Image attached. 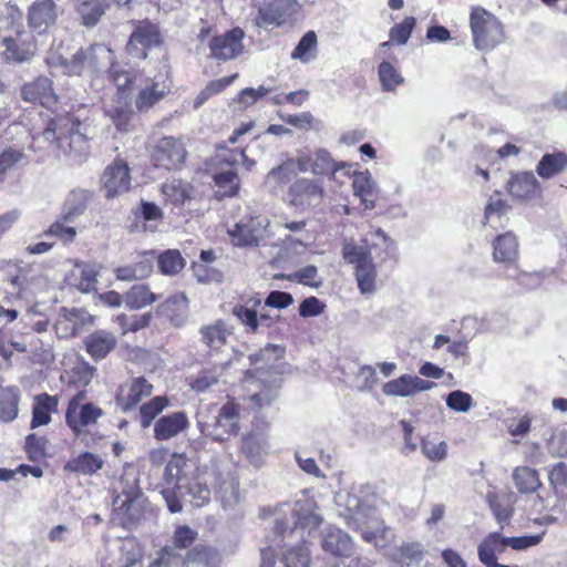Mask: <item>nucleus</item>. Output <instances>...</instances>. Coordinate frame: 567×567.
Wrapping results in <instances>:
<instances>
[{
  "mask_svg": "<svg viewBox=\"0 0 567 567\" xmlns=\"http://www.w3.org/2000/svg\"><path fill=\"white\" fill-rule=\"evenodd\" d=\"M116 93L111 103L105 106V113L120 132H128L133 112L131 110L132 94L137 91L135 104L143 111L161 101L169 91V81L166 72L155 76L133 75L120 73L113 66L110 73Z\"/></svg>",
  "mask_w": 567,
  "mask_h": 567,
  "instance_id": "f257e3e1",
  "label": "nucleus"
},
{
  "mask_svg": "<svg viewBox=\"0 0 567 567\" xmlns=\"http://www.w3.org/2000/svg\"><path fill=\"white\" fill-rule=\"evenodd\" d=\"M286 349L280 344H268L258 353L250 355L254 372L249 370L244 378L243 399L251 410L269 406L277 398V378L288 371L284 360Z\"/></svg>",
  "mask_w": 567,
  "mask_h": 567,
  "instance_id": "f03ea898",
  "label": "nucleus"
},
{
  "mask_svg": "<svg viewBox=\"0 0 567 567\" xmlns=\"http://www.w3.org/2000/svg\"><path fill=\"white\" fill-rule=\"evenodd\" d=\"M375 249H380L385 257L393 256L395 250L393 241L381 229L365 236L360 243L346 240L342 247V257L354 267L358 288L365 296L374 295L378 289V271L372 258Z\"/></svg>",
  "mask_w": 567,
  "mask_h": 567,
  "instance_id": "7ed1b4c3",
  "label": "nucleus"
},
{
  "mask_svg": "<svg viewBox=\"0 0 567 567\" xmlns=\"http://www.w3.org/2000/svg\"><path fill=\"white\" fill-rule=\"evenodd\" d=\"M318 506L312 497L302 495L297 499L293 507L296 526L285 532L280 539L282 545L281 560L286 567H309L311 556L309 547L305 542V532L318 527L321 523V515L317 513Z\"/></svg>",
  "mask_w": 567,
  "mask_h": 567,
  "instance_id": "20e7f679",
  "label": "nucleus"
},
{
  "mask_svg": "<svg viewBox=\"0 0 567 567\" xmlns=\"http://www.w3.org/2000/svg\"><path fill=\"white\" fill-rule=\"evenodd\" d=\"M351 167L352 164L336 162L326 148L300 150L296 158L288 159L272 168L267 174L266 184L270 187L285 184L290 179L295 168H298L301 173H311L316 176L330 175L332 179H336L337 174L342 169H347V174H350Z\"/></svg>",
  "mask_w": 567,
  "mask_h": 567,
  "instance_id": "39448f33",
  "label": "nucleus"
},
{
  "mask_svg": "<svg viewBox=\"0 0 567 567\" xmlns=\"http://www.w3.org/2000/svg\"><path fill=\"white\" fill-rule=\"evenodd\" d=\"M216 484V494L224 507L235 505L239 499L238 482L230 472L202 470L188 485V494L196 506H203L210 499L208 484Z\"/></svg>",
  "mask_w": 567,
  "mask_h": 567,
  "instance_id": "423d86ee",
  "label": "nucleus"
},
{
  "mask_svg": "<svg viewBox=\"0 0 567 567\" xmlns=\"http://www.w3.org/2000/svg\"><path fill=\"white\" fill-rule=\"evenodd\" d=\"M337 503L344 506V512H340V515L346 518L349 527L359 529L365 542L383 546L380 539L385 538L388 530L373 507L364 506L351 493H339Z\"/></svg>",
  "mask_w": 567,
  "mask_h": 567,
  "instance_id": "0eeeda50",
  "label": "nucleus"
},
{
  "mask_svg": "<svg viewBox=\"0 0 567 567\" xmlns=\"http://www.w3.org/2000/svg\"><path fill=\"white\" fill-rule=\"evenodd\" d=\"M473 44L480 51H492L505 39L499 19L484 8H473L470 14Z\"/></svg>",
  "mask_w": 567,
  "mask_h": 567,
  "instance_id": "6e6552de",
  "label": "nucleus"
},
{
  "mask_svg": "<svg viewBox=\"0 0 567 567\" xmlns=\"http://www.w3.org/2000/svg\"><path fill=\"white\" fill-rule=\"evenodd\" d=\"M240 406L234 399H228L212 421H204L198 413L200 432L214 441L225 442L236 436L240 431Z\"/></svg>",
  "mask_w": 567,
  "mask_h": 567,
  "instance_id": "1a4fd4ad",
  "label": "nucleus"
},
{
  "mask_svg": "<svg viewBox=\"0 0 567 567\" xmlns=\"http://www.w3.org/2000/svg\"><path fill=\"white\" fill-rule=\"evenodd\" d=\"M189 467V461L184 453L172 454L165 466L164 481L168 486L162 491V495L172 513H177L182 509L175 487L178 489L186 488L188 491V485L196 476L195 474L187 484H182L183 480L186 478Z\"/></svg>",
  "mask_w": 567,
  "mask_h": 567,
  "instance_id": "9d476101",
  "label": "nucleus"
},
{
  "mask_svg": "<svg viewBox=\"0 0 567 567\" xmlns=\"http://www.w3.org/2000/svg\"><path fill=\"white\" fill-rule=\"evenodd\" d=\"M9 25L7 18L0 17V43L4 48L1 54L8 62L22 63L28 61L35 51L33 37L20 27L14 28V37L2 34Z\"/></svg>",
  "mask_w": 567,
  "mask_h": 567,
  "instance_id": "9b49d317",
  "label": "nucleus"
},
{
  "mask_svg": "<svg viewBox=\"0 0 567 567\" xmlns=\"http://www.w3.org/2000/svg\"><path fill=\"white\" fill-rule=\"evenodd\" d=\"M102 415V409L94 403L86 402L85 392L79 391L69 401L65 421L74 435L79 436L84 427L95 424Z\"/></svg>",
  "mask_w": 567,
  "mask_h": 567,
  "instance_id": "f8f14e48",
  "label": "nucleus"
},
{
  "mask_svg": "<svg viewBox=\"0 0 567 567\" xmlns=\"http://www.w3.org/2000/svg\"><path fill=\"white\" fill-rule=\"evenodd\" d=\"M113 63V52L105 45L91 47L87 52L80 51L64 68L69 75H91L94 70L102 71Z\"/></svg>",
  "mask_w": 567,
  "mask_h": 567,
  "instance_id": "ddd939ff",
  "label": "nucleus"
},
{
  "mask_svg": "<svg viewBox=\"0 0 567 567\" xmlns=\"http://www.w3.org/2000/svg\"><path fill=\"white\" fill-rule=\"evenodd\" d=\"M228 235L235 246L259 245L271 235L269 220L265 216L243 218L228 229Z\"/></svg>",
  "mask_w": 567,
  "mask_h": 567,
  "instance_id": "4468645a",
  "label": "nucleus"
},
{
  "mask_svg": "<svg viewBox=\"0 0 567 567\" xmlns=\"http://www.w3.org/2000/svg\"><path fill=\"white\" fill-rule=\"evenodd\" d=\"M261 299L259 296L248 298L244 305L236 306L233 313L238 320L251 332H256L259 326L270 328L280 320V315L268 310L264 307L259 313L257 309L261 307Z\"/></svg>",
  "mask_w": 567,
  "mask_h": 567,
  "instance_id": "2eb2a0df",
  "label": "nucleus"
},
{
  "mask_svg": "<svg viewBox=\"0 0 567 567\" xmlns=\"http://www.w3.org/2000/svg\"><path fill=\"white\" fill-rule=\"evenodd\" d=\"M324 194L320 182L302 177L289 186L286 200L290 206L303 210L319 206L324 199Z\"/></svg>",
  "mask_w": 567,
  "mask_h": 567,
  "instance_id": "dca6fc26",
  "label": "nucleus"
},
{
  "mask_svg": "<svg viewBox=\"0 0 567 567\" xmlns=\"http://www.w3.org/2000/svg\"><path fill=\"white\" fill-rule=\"evenodd\" d=\"M297 0H262L258 8L257 23L259 25H281L300 11Z\"/></svg>",
  "mask_w": 567,
  "mask_h": 567,
  "instance_id": "f3484780",
  "label": "nucleus"
},
{
  "mask_svg": "<svg viewBox=\"0 0 567 567\" xmlns=\"http://www.w3.org/2000/svg\"><path fill=\"white\" fill-rule=\"evenodd\" d=\"M102 192L105 197L114 198L126 193L131 187V175L127 164L116 159L106 168L101 177Z\"/></svg>",
  "mask_w": 567,
  "mask_h": 567,
  "instance_id": "a211bd4d",
  "label": "nucleus"
},
{
  "mask_svg": "<svg viewBox=\"0 0 567 567\" xmlns=\"http://www.w3.org/2000/svg\"><path fill=\"white\" fill-rule=\"evenodd\" d=\"M352 166L354 165L352 164ZM341 172L352 178L353 195L360 199L363 208L368 210L375 208L380 187L371 172L369 169L358 171L353 169V167H351L350 174H347V169Z\"/></svg>",
  "mask_w": 567,
  "mask_h": 567,
  "instance_id": "6ab92c4d",
  "label": "nucleus"
},
{
  "mask_svg": "<svg viewBox=\"0 0 567 567\" xmlns=\"http://www.w3.org/2000/svg\"><path fill=\"white\" fill-rule=\"evenodd\" d=\"M436 384L417 375L402 374L382 385V392L386 396L408 398L420 392L432 390Z\"/></svg>",
  "mask_w": 567,
  "mask_h": 567,
  "instance_id": "aec40b11",
  "label": "nucleus"
},
{
  "mask_svg": "<svg viewBox=\"0 0 567 567\" xmlns=\"http://www.w3.org/2000/svg\"><path fill=\"white\" fill-rule=\"evenodd\" d=\"M58 16L53 0H35L28 9V25L33 32L43 34L55 23Z\"/></svg>",
  "mask_w": 567,
  "mask_h": 567,
  "instance_id": "412c9836",
  "label": "nucleus"
},
{
  "mask_svg": "<svg viewBox=\"0 0 567 567\" xmlns=\"http://www.w3.org/2000/svg\"><path fill=\"white\" fill-rule=\"evenodd\" d=\"M162 42L161 33L157 25L143 21L131 34L127 43V50L131 54L138 58H146L145 50L157 47Z\"/></svg>",
  "mask_w": 567,
  "mask_h": 567,
  "instance_id": "4be33fe9",
  "label": "nucleus"
},
{
  "mask_svg": "<svg viewBox=\"0 0 567 567\" xmlns=\"http://www.w3.org/2000/svg\"><path fill=\"white\" fill-rule=\"evenodd\" d=\"M210 558H213V553L203 548L188 553L182 563L179 557L172 554L171 549L164 548L158 557L150 564V567H209Z\"/></svg>",
  "mask_w": 567,
  "mask_h": 567,
  "instance_id": "5701e85b",
  "label": "nucleus"
},
{
  "mask_svg": "<svg viewBox=\"0 0 567 567\" xmlns=\"http://www.w3.org/2000/svg\"><path fill=\"white\" fill-rule=\"evenodd\" d=\"M244 31L235 28L229 32L213 38L209 43L212 55L219 60H230L241 54Z\"/></svg>",
  "mask_w": 567,
  "mask_h": 567,
  "instance_id": "b1692460",
  "label": "nucleus"
},
{
  "mask_svg": "<svg viewBox=\"0 0 567 567\" xmlns=\"http://www.w3.org/2000/svg\"><path fill=\"white\" fill-rule=\"evenodd\" d=\"M155 158L158 165L168 169L179 167L186 158L184 144L172 136L163 137L155 148Z\"/></svg>",
  "mask_w": 567,
  "mask_h": 567,
  "instance_id": "393cba45",
  "label": "nucleus"
},
{
  "mask_svg": "<svg viewBox=\"0 0 567 567\" xmlns=\"http://www.w3.org/2000/svg\"><path fill=\"white\" fill-rule=\"evenodd\" d=\"M509 195L517 200L528 202L540 196L542 188L537 178L532 173L513 175L506 185Z\"/></svg>",
  "mask_w": 567,
  "mask_h": 567,
  "instance_id": "a878e982",
  "label": "nucleus"
},
{
  "mask_svg": "<svg viewBox=\"0 0 567 567\" xmlns=\"http://www.w3.org/2000/svg\"><path fill=\"white\" fill-rule=\"evenodd\" d=\"M153 385L144 378H135L121 385L117 403L123 410L137 405L144 398L152 394Z\"/></svg>",
  "mask_w": 567,
  "mask_h": 567,
  "instance_id": "bb28decb",
  "label": "nucleus"
},
{
  "mask_svg": "<svg viewBox=\"0 0 567 567\" xmlns=\"http://www.w3.org/2000/svg\"><path fill=\"white\" fill-rule=\"evenodd\" d=\"M519 256L518 240L513 233L498 235L493 241V259L506 267L515 266Z\"/></svg>",
  "mask_w": 567,
  "mask_h": 567,
  "instance_id": "cd10ccee",
  "label": "nucleus"
},
{
  "mask_svg": "<svg viewBox=\"0 0 567 567\" xmlns=\"http://www.w3.org/2000/svg\"><path fill=\"white\" fill-rule=\"evenodd\" d=\"M21 94L24 101L39 103L45 107H51L56 102V96L52 90V82L48 78H39L25 84L22 87Z\"/></svg>",
  "mask_w": 567,
  "mask_h": 567,
  "instance_id": "c85d7f7f",
  "label": "nucleus"
},
{
  "mask_svg": "<svg viewBox=\"0 0 567 567\" xmlns=\"http://www.w3.org/2000/svg\"><path fill=\"white\" fill-rule=\"evenodd\" d=\"M189 425L184 412H174L162 416L154 425V436L159 441H167L184 432Z\"/></svg>",
  "mask_w": 567,
  "mask_h": 567,
  "instance_id": "c756f323",
  "label": "nucleus"
},
{
  "mask_svg": "<svg viewBox=\"0 0 567 567\" xmlns=\"http://www.w3.org/2000/svg\"><path fill=\"white\" fill-rule=\"evenodd\" d=\"M99 270L95 266L76 261L66 276L70 286L82 292H91L95 289Z\"/></svg>",
  "mask_w": 567,
  "mask_h": 567,
  "instance_id": "7c9ffc66",
  "label": "nucleus"
},
{
  "mask_svg": "<svg viewBox=\"0 0 567 567\" xmlns=\"http://www.w3.org/2000/svg\"><path fill=\"white\" fill-rule=\"evenodd\" d=\"M156 313L167 318L174 326H182L188 316V299L179 292L157 306Z\"/></svg>",
  "mask_w": 567,
  "mask_h": 567,
  "instance_id": "2f4dec72",
  "label": "nucleus"
},
{
  "mask_svg": "<svg viewBox=\"0 0 567 567\" xmlns=\"http://www.w3.org/2000/svg\"><path fill=\"white\" fill-rule=\"evenodd\" d=\"M322 548L334 556H350L353 553V543L341 529L329 527L323 535Z\"/></svg>",
  "mask_w": 567,
  "mask_h": 567,
  "instance_id": "473e14b6",
  "label": "nucleus"
},
{
  "mask_svg": "<svg viewBox=\"0 0 567 567\" xmlns=\"http://www.w3.org/2000/svg\"><path fill=\"white\" fill-rule=\"evenodd\" d=\"M81 23L87 28L96 25L104 16L107 4L101 0H72Z\"/></svg>",
  "mask_w": 567,
  "mask_h": 567,
  "instance_id": "72a5a7b5",
  "label": "nucleus"
},
{
  "mask_svg": "<svg viewBox=\"0 0 567 567\" xmlns=\"http://www.w3.org/2000/svg\"><path fill=\"white\" fill-rule=\"evenodd\" d=\"M141 503L138 496L117 495L113 499L115 515L123 524L133 523L140 517Z\"/></svg>",
  "mask_w": 567,
  "mask_h": 567,
  "instance_id": "f704fd0d",
  "label": "nucleus"
},
{
  "mask_svg": "<svg viewBox=\"0 0 567 567\" xmlns=\"http://www.w3.org/2000/svg\"><path fill=\"white\" fill-rule=\"evenodd\" d=\"M269 442L265 434L249 433L243 439V452L250 463L259 465L262 456L269 453Z\"/></svg>",
  "mask_w": 567,
  "mask_h": 567,
  "instance_id": "c9c22d12",
  "label": "nucleus"
},
{
  "mask_svg": "<svg viewBox=\"0 0 567 567\" xmlns=\"http://www.w3.org/2000/svg\"><path fill=\"white\" fill-rule=\"evenodd\" d=\"M81 123L75 121L73 117L65 116L53 120L49 127L43 132V135L47 140L51 137H55L61 140L63 135H69L72 140L76 138L78 141L82 140V134L80 132Z\"/></svg>",
  "mask_w": 567,
  "mask_h": 567,
  "instance_id": "e433bc0d",
  "label": "nucleus"
},
{
  "mask_svg": "<svg viewBox=\"0 0 567 567\" xmlns=\"http://www.w3.org/2000/svg\"><path fill=\"white\" fill-rule=\"evenodd\" d=\"M116 344L115 337L106 331H96L85 339L86 351L94 359H103Z\"/></svg>",
  "mask_w": 567,
  "mask_h": 567,
  "instance_id": "4c0bfd02",
  "label": "nucleus"
},
{
  "mask_svg": "<svg viewBox=\"0 0 567 567\" xmlns=\"http://www.w3.org/2000/svg\"><path fill=\"white\" fill-rule=\"evenodd\" d=\"M231 333V328L223 320H217L200 329L202 341L212 349H219L224 346Z\"/></svg>",
  "mask_w": 567,
  "mask_h": 567,
  "instance_id": "58836bf2",
  "label": "nucleus"
},
{
  "mask_svg": "<svg viewBox=\"0 0 567 567\" xmlns=\"http://www.w3.org/2000/svg\"><path fill=\"white\" fill-rule=\"evenodd\" d=\"M507 537L497 532L489 533L478 545L477 553L482 564L496 559V554H502L507 548Z\"/></svg>",
  "mask_w": 567,
  "mask_h": 567,
  "instance_id": "ea45409f",
  "label": "nucleus"
},
{
  "mask_svg": "<svg viewBox=\"0 0 567 567\" xmlns=\"http://www.w3.org/2000/svg\"><path fill=\"white\" fill-rule=\"evenodd\" d=\"M567 168V154L554 152L545 154L536 166L537 174L543 178H551Z\"/></svg>",
  "mask_w": 567,
  "mask_h": 567,
  "instance_id": "a19ab883",
  "label": "nucleus"
},
{
  "mask_svg": "<svg viewBox=\"0 0 567 567\" xmlns=\"http://www.w3.org/2000/svg\"><path fill=\"white\" fill-rule=\"evenodd\" d=\"M157 298L147 285L140 284L131 287L124 295V303L132 310H138L154 303Z\"/></svg>",
  "mask_w": 567,
  "mask_h": 567,
  "instance_id": "79ce46f5",
  "label": "nucleus"
},
{
  "mask_svg": "<svg viewBox=\"0 0 567 567\" xmlns=\"http://www.w3.org/2000/svg\"><path fill=\"white\" fill-rule=\"evenodd\" d=\"M103 463L99 455L85 452L70 460L65 465V470L83 475H92L102 468Z\"/></svg>",
  "mask_w": 567,
  "mask_h": 567,
  "instance_id": "37998d69",
  "label": "nucleus"
},
{
  "mask_svg": "<svg viewBox=\"0 0 567 567\" xmlns=\"http://www.w3.org/2000/svg\"><path fill=\"white\" fill-rule=\"evenodd\" d=\"M58 400L48 394L37 398V403L33 408V415L31 421L32 427L47 425L51 421V413L56 411Z\"/></svg>",
  "mask_w": 567,
  "mask_h": 567,
  "instance_id": "c03bdc74",
  "label": "nucleus"
},
{
  "mask_svg": "<svg viewBox=\"0 0 567 567\" xmlns=\"http://www.w3.org/2000/svg\"><path fill=\"white\" fill-rule=\"evenodd\" d=\"M233 166H228L226 169L213 173V178L217 187V194L221 197L235 196L239 188V178L233 171Z\"/></svg>",
  "mask_w": 567,
  "mask_h": 567,
  "instance_id": "a18cd8bd",
  "label": "nucleus"
},
{
  "mask_svg": "<svg viewBox=\"0 0 567 567\" xmlns=\"http://www.w3.org/2000/svg\"><path fill=\"white\" fill-rule=\"evenodd\" d=\"M185 259L177 249H168L157 256V265L164 276H175L185 267Z\"/></svg>",
  "mask_w": 567,
  "mask_h": 567,
  "instance_id": "49530a36",
  "label": "nucleus"
},
{
  "mask_svg": "<svg viewBox=\"0 0 567 567\" xmlns=\"http://www.w3.org/2000/svg\"><path fill=\"white\" fill-rule=\"evenodd\" d=\"M513 480L520 493H533L540 486L537 472L527 466L516 467L513 472Z\"/></svg>",
  "mask_w": 567,
  "mask_h": 567,
  "instance_id": "de8ad7c7",
  "label": "nucleus"
},
{
  "mask_svg": "<svg viewBox=\"0 0 567 567\" xmlns=\"http://www.w3.org/2000/svg\"><path fill=\"white\" fill-rule=\"evenodd\" d=\"M19 395L16 389L4 388L0 390V421L11 422L18 415Z\"/></svg>",
  "mask_w": 567,
  "mask_h": 567,
  "instance_id": "09e8293b",
  "label": "nucleus"
},
{
  "mask_svg": "<svg viewBox=\"0 0 567 567\" xmlns=\"http://www.w3.org/2000/svg\"><path fill=\"white\" fill-rule=\"evenodd\" d=\"M378 75L383 91L392 92L404 83V78L399 69L391 62L384 61L380 63Z\"/></svg>",
  "mask_w": 567,
  "mask_h": 567,
  "instance_id": "8fccbe9b",
  "label": "nucleus"
},
{
  "mask_svg": "<svg viewBox=\"0 0 567 567\" xmlns=\"http://www.w3.org/2000/svg\"><path fill=\"white\" fill-rule=\"evenodd\" d=\"M317 35L313 31H308L299 41L291 53V59L302 63H309L316 58Z\"/></svg>",
  "mask_w": 567,
  "mask_h": 567,
  "instance_id": "3c124183",
  "label": "nucleus"
},
{
  "mask_svg": "<svg viewBox=\"0 0 567 567\" xmlns=\"http://www.w3.org/2000/svg\"><path fill=\"white\" fill-rule=\"evenodd\" d=\"M163 195L174 205H181L190 198L192 187L183 181H172L162 187Z\"/></svg>",
  "mask_w": 567,
  "mask_h": 567,
  "instance_id": "603ef678",
  "label": "nucleus"
},
{
  "mask_svg": "<svg viewBox=\"0 0 567 567\" xmlns=\"http://www.w3.org/2000/svg\"><path fill=\"white\" fill-rule=\"evenodd\" d=\"M81 212L80 208L68 212L62 219L54 221L48 229L47 234L58 237L65 244L72 243L76 237V229L72 226L65 224L70 216L79 214Z\"/></svg>",
  "mask_w": 567,
  "mask_h": 567,
  "instance_id": "864d4df0",
  "label": "nucleus"
},
{
  "mask_svg": "<svg viewBox=\"0 0 567 567\" xmlns=\"http://www.w3.org/2000/svg\"><path fill=\"white\" fill-rule=\"evenodd\" d=\"M446 406L455 413H468L474 406L473 396L462 390H454L445 396Z\"/></svg>",
  "mask_w": 567,
  "mask_h": 567,
  "instance_id": "5fc2aeb1",
  "label": "nucleus"
},
{
  "mask_svg": "<svg viewBox=\"0 0 567 567\" xmlns=\"http://www.w3.org/2000/svg\"><path fill=\"white\" fill-rule=\"evenodd\" d=\"M86 318H89V315L84 311L72 309L56 322V332L61 337L74 336L78 332L76 322H84Z\"/></svg>",
  "mask_w": 567,
  "mask_h": 567,
  "instance_id": "6e6d98bb",
  "label": "nucleus"
},
{
  "mask_svg": "<svg viewBox=\"0 0 567 567\" xmlns=\"http://www.w3.org/2000/svg\"><path fill=\"white\" fill-rule=\"evenodd\" d=\"M167 399L165 396H155L148 403H145L140 409L141 425L146 429L151 425L153 420L167 406Z\"/></svg>",
  "mask_w": 567,
  "mask_h": 567,
  "instance_id": "4d7b16f0",
  "label": "nucleus"
},
{
  "mask_svg": "<svg viewBox=\"0 0 567 567\" xmlns=\"http://www.w3.org/2000/svg\"><path fill=\"white\" fill-rule=\"evenodd\" d=\"M447 449L445 441H435L427 437L421 441L423 455L434 463L443 462L447 457Z\"/></svg>",
  "mask_w": 567,
  "mask_h": 567,
  "instance_id": "13d9d810",
  "label": "nucleus"
},
{
  "mask_svg": "<svg viewBox=\"0 0 567 567\" xmlns=\"http://www.w3.org/2000/svg\"><path fill=\"white\" fill-rule=\"evenodd\" d=\"M508 209V205L501 197L498 192H495L487 200V204L484 209V220L486 224L493 223L494 220L499 219L503 215L506 214Z\"/></svg>",
  "mask_w": 567,
  "mask_h": 567,
  "instance_id": "bf43d9fd",
  "label": "nucleus"
},
{
  "mask_svg": "<svg viewBox=\"0 0 567 567\" xmlns=\"http://www.w3.org/2000/svg\"><path fill=\"white\" fill-rule=\"evenodd\" d=\"M288 279L311 288H319L322 286V278L318 274V268L312 265L306 266L289 275Z\"/></svg>",
  "mask_w": 567,
  "mask_h": 567,
  "instance_id": "052dcab7",
  "label": "nucleus"
},
{
  "mask_svg": "<svg viewBox=\"0 0 567 567\" xmlns=\"http://www.w3.org/2000/svg\"><path fill=\"white\" fill-rule=\"evenodd\" d=\"M93 374L94 369L84 362L66 371L68 382L76 388L86 386L92 381Z\"/></svg>",
  "mask_w": 567,
  "mask_h": 567,
  "instance_id": "680f3d73",
  "label": "nucleus"
},
{
  "mask_svg": "<svg viewBox=\"0 0 567 567\" xmlns=\"http://www.w3.org/2000/svg\"><path fill=\"white\" fill-rule=\"evenodd\" d=\"M24 158L21 148L9 146L0 151V177Z\"/></svg>",
  "mask_w": 567,
  "mask_h": 567,
  "instance_id": "e2e57ef3",
  "label": "nucleus"
},
{
  "mask_svg": "<svg viewBox=\"0 0 567 567\" xmlns=\"http://www.w3.org/2000/svg\"><path fill=\"white\" fill-rule=\"evenodd\" d=\"M545 535V532H542L536 535H524L516 537H507V548H512L516 551L527 550L528 548L535 547L540 544Z\"/></svg>",
  "mask_w": 567,
  "mask_h": 567,
  "instance_id": "0e129e2a",
  "label": "nucleus"
},
{
  "mask_svg": "<svg viewBox=\"0 0 567 567\" xmlns=\"http://www.w3.org/2000/svg\"><path fill=\"white\" fill-rule=\"evenodd\" d=\"M414 25H415V19L413 17H406L401 23L395 24L390 30L391 41H393L398 44L406 43Z\"/></svg>",
  "mask_w": 567,
  "mask_h": 567,
  "instance_id": "69168bd1",
  "label": "nucleus"
},
{
  "mask_svg": "<svg viewBox=\"0 0 567 567\" xmlns=\"http://www.w3.org/2000/svg\"><path fill=\"white\" fill-rule=\"evenodd\" d=\"M48 441L44 437L30 434L25 440V449L31 461H39L45 456Z\"/></svg>",
  "mask_w": 567,
  "mask_h": 567,
  "instance_id": "338daca9",
  "label": "nucleus"
},
{
  "mask_svg": "<svg viewBox=\"0 0 567 567\" xmlns=\"http://www.w3.org/2000/svg\"><path fill=\"white\" fill-rule=\"evenodd\" d=\"M549 451L557 456H567V429L561 427L557 429L549 442H548Z\"/></svg>",
  "mask_w": 567,
  "mask_h": 567,
  "instance_id": "774afa93",
  "label": "nucleus"
}]
</instances>
